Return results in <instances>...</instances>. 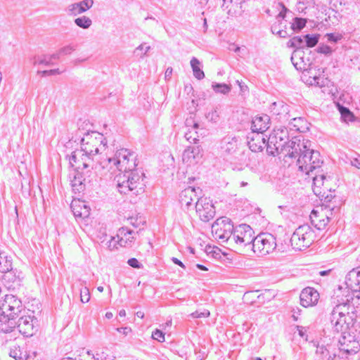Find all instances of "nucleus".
Masks as SVG:
<instances>
[{"label":"nucleus","mask_w":360,"mask_h":360,"mask_svg":"<svg viewBox=\"0 0 360 360\" xmlns=\"http://www.w3.org/2000/svg\"><path fill=\"white\" fill-rule=\"evenodd\" d=\"M107 149V141L103 134L91 131L86 134L81 140V149L72 153L69 158L71 167L77 168H91L96 171L103 153Z\"/></svg>","instance_id":"f257e3e1"},{"label":"nucleus","mask_w":360,"mask_h":360,"mask_svg":"<svg viewBox=\"0 0 360 360\" xmlns=\"http://www.w3.org/2000/svg\"><path fill=\"white\" fill-rule=\"evenodd\" d=\"M311 142L301 140L299 136H292L290 146L285 148L289 158L297 159L299 169L307 175L321 168L323 161L319 151L310 149Z\"/></svg>","instance_id":"f03ea898"},{"label":"nucleus","mask_w":360,"mask_h":360,"mask_svg":"<svg viewBox=\"0 0 360 360\" xmlns=\"http://www.w3.org/2000/svg\"><path fill=\"white\" fill-rule=\"evenodd\" d=\"M136 158L135 154L128 149L121 148L112 157L106 155L101 158L96 165V174L105 176L117 171L124 172L137 170Z\"/></svg>","instance_id":"7ed1b4c3"},{"label":"nucleus","mask_w":360,"mask_h":360,"mask_svg":"<svg viewBox=\"0 0 360 360\" xmlns=\"http://www.w3.org/2000/svg\"><path fill=\"white\" fill-rule=\"evenodd\" d=\"M143 176L138 170L120 172L115 177L118 191L120 193L128 194L131 192L134 195H139L143 192L141 178Z\"/></svg>","instance_id":"20e7f679"},{"label":"nucleus","mask_w":360,"mask_h":360,"mask_svg":"<svg viewBox=\"0 0 360 360\" xmlns=\"http://www.w3.org/2000/svg\"><path fill=\"white\" fill-rule=\"evenodd\" d=\"M350 305L349 303L337 304L331 313V323L334 330L338 333L346 334L350 327L354 325V314L350 313Z\"/></svg>","instance_id":"39448f33"},{"label":"nucleus","mask_w":360,"mask_h":360,"mask_svg":"<svg viewBox=\"0 0 360 360\" xmlns=\"http://www.w3.org/2000/svg\"><path fill=\"white\" fill-rule=\"evenodd\" d=\"M314 230L308 224H303L295 229L290 238L293 249L302 250L309 248L315 240Z\"/></svg>","instance_id":"423d86ee"},{"label":"nucleus","mask_w":360,"mask_h":360,"mask_svg":"<svg viewBox=\"0 0 360 360\" xmlns=\"http://www.w3.org/2000/svg\"><path fill=\"white\" fill-rule=\"evenodd\" d=\"M276 247V238L270 233H261L255 236L251 250L259 257L271 252Z\"/></svg>","instance_id":"0eeeda50"},{"label":"nucleus","mask_w":360,"mask_h":360,"mask_svg":"<svg viewBox=\"0 0 360 360\" xmlns=\"http://www.w3.org/2000/svg\"><path fill=\"white\" fill-rule=\"evenodd\" d=\"M255 238L254 231L249 225L240 224L234 229L231 243H234L239 248L251 249Z\"/></svg>","instance_id":"6e6552de"},{"label":"nucleus","mask_w":360,"mask_h":360,"mask_svg":"<svg viewBox=\"0 0 360 360\" xmlns=\"http://www.w3.org/2000/svg\"><path fill=\"white\" fill-rule=\"evenodd\" d=\"M234 229L231 219L227 217L218 219L212 225V231L214 232L216 238L230 244H232L231 238L233 236Z\"/></svg>","instance_id":"1a4fd4ad"},{"label":"nucleus","mask_w":360,"mask_h":360,"mask_svg":"<svg viewBox=\"0 0 360 360\" xmlns=\"http://www.w3.org/2000/svg\"><path fill=\"white\" fill-rule=\"evenodd\" d=\"M201 194L200 188L188 186L183 190L179 194V203L181 208L185 211H189L194 209L195 202L200 199L199 195Z\"/></svg>","instance_id":"9d476101"},{"label":"nucleus","mask_w":360,"mask_h":360,"mask_svg":"<svg viewBox=\"0 0 360 360\" xmlns=\"http://www.w3.org/2000/svg\"><path fill=\"white\" fill-rule=\"evenodd\" d=\"M340 347L338 349L339 353L342 354L353 355L356 354L360 349V343L354 335L349 332L346 334H342L338 340Z\"/></svg>","instance_id":"9b49d317"},{"label":"nucleus","mask_w":360,"mask_h":360,"mask_svg":"<svg viewBox=\"0 0 360 360\" xmlns=\"http://www.w3.org/2000/svg\"><path fill=\"white\" fill-rule=\"evenodd\" d=\"M2 313L18 317L23 310L20 300L13 295H6L0 306Z\"/></svg>","instance_id":"f8f14e48"},{"label":"nucleus","mask_w":360,"mask_h":360,"mask_svg":"<svg viewBox=\"0 0 360 360\" xmlns=\"http://www.w3.org/2000/svg\"><path fill=\"white\" fill-rule=\"evenodd\" d=\"M196 213L203 221H209L215 215V208L211 201L207 198L200 197L195 203Z\"/></svg>","instance_id":"ddd939ff"},{"label":"nucleus","mask_w":360,"mask_h":360,"mask_svg":"<svg viewBox=\"0 0 360 360\" xmlns=\"http://www.w3.org/2000/svg\"><path fill=\"white\" fill-rule=\"evenodd\" d=\"M335 352L338 350L330 338H325L318 342L316 354L321 360H329Z\"/></svg>","instance_id":"4468645a"},{"label":"nucleus","mask_w":360,"mask_h":360,"mask_svg":"<svg viewBox=\"0 0 360 360\" xmlns=\"http://www.w3.org/2000/svg\"><path fill=\"white\" fill-rule=\"evenodd\" d=\"M74 168L73 171L70 174V181L73 191L80 193L85 189L86 183L90 182L84 176L86 174L80 170L87 169L88 168Z\"/></svg>","instance_id":"2eb2a0df"},{"label":"nucleus","mask_w":360,"mask_h":360,"mask_svg":"<svg viewBox=\"0 0 360 360\" xmlns=\"http://www.w3.org/2000/svg\"><path fill=\"white\" fill-rule=\"evenodd\" d=\"M37 322V319H33L30 316H22L18 319L16 328L24 336L31 337L37 331L34 326Z\"/></svg>","instance_id":"dca6fc26"},{"label":"nucleus","mask_w":360,"mask_h":360,"mask_svg":"<svg viewBox=\"0 0 360 360\" xmlns=\"http://www.w3.org/2000/svg\"><path fill=\"white\" fill-rule=\"evenodd\" d=\"M271 112L276 116V119L286 123L291 117L290 106L283 101L274 102L271 105Z\"/></svg>","instance_id":"f3484780"},{"label":"nucleus","mask_w":360,"mask_h":360,"mask_svg":"<svg viewBox=\"0 0 360 360\" xmlns=\"http://www.w3.org/2000/svg\"><path fill=\"white\" fill-rule=\"evenodd\" d=\"M290 141L285 142V144L283 143H279L278 141L274 139V137L270 136L268 139V141H266V152L268 154L276 156L280 153H283L284 158H288V156H285L288 154V150H285V148L290 146Z\"/></svg>","instance_id":"a211bd4d"},{"label":"nucleus","mask_w":360,"mask_h":360,"mask_svg":"<svg viewBox=\"0 0 360 360\" xmlns=\"http://www.w3.org/2000/svg\"><path fill=\"white\" fill-rule=\"evenodd\" d=\"M247 139L249 148L252 152L262 151L266 146V138L262 133L251 131Z\"/></svg>","instance_id":"6ab92c4d"},{"label":"nucleus","mask_w":360,"mask_h":360,"mask_svg":"<svg viewBox=\"0 0 360 360\" xmlns=\"http://www.w3.org/2000/svg\"><path fill=\"white\" fill-rule=\"evenodd\" d=\"M319 294L313 288H306L300 293V304L304 307H309L316 304L319 300Z\"/></svg>","instance_id":"aec40b11"},{"label":"nucleus","mask_w":360,"mask_h":360,"mask_svg":"<svg viewBox=\"0 0 360 360\" xmlns=\"http://www.w3.org/2000/svg\"><path fill=\"white\" fill-rule=\"evenodd\" d=\"M17 316L6 314L1 311L0 314V333H12L15 331L17 326Z\"/></svg>","instance_id":"412c9836"},{"label":"nucleus","mask_w":360,"mask_h":360,"mask_svg":"<svg viewBox=\"0 0 360 360\" xmlns=\"http://www.w3.org/2000/svg\"><path fill=\"white\" fill-rule=\"evenodd\" d=\"M93 5V0H82L79 2L68 5L66 11L69 15L76 16L86 12L90 9Z\"/></svg>","instance_id":"4be33fe9"},{"label":"nucleus","mask_w":360,"mask_h":360,"mask_svg":"<svg viewBox=\"0 0 360 360\" xmlns=\"http://www.w3.org/2000/svg\"><path fill=\"white\" fill-rule=\"evenodd\" d=\"M134 231L127 227L119 229L116 235L117 243L122 247H131L134 243Z\"/></svg>","instance_id":"5701e85b"},{"label":"nucleus","mask_w":360,"mask_h":360,"mask_svg":"<svg viewBox=\"0 0 360 360\" xmlns=\"http://www.w3.org/2000/svg\"><path fill=\"white\" fill-rule=\"evenodd\" d=\"M270 118L267 115L256 116L252 121V132L262 133L269 128Z\"/></svg>","instance_id":"b1692460"},{"label":"nucleus","mask_w":360,"mask_h":360,"mask_svg":"<svg viewBox=\"0 0 360 360\" xmlns=\"http://www.w3.org/2000/svg\"><path fill=\"white\" fill-rule=\"evenodd\" d=\"M221 145L226 154L233 155L238 149V139L236 136H227L222 139Z\"/></svg>","instance_id":"393cba45"},{"label":"nucleus","mask_w":360,"mask_h":360,"mask_svg":"<svg viewBox=\"0 0 360 360\" xmlns=\"http://www.w3.org/2000/svg\"><path fill=\"white\" fill-rule=\"evenodd\" d=\"M311 224L319 230L323 229L330 221V218L323 213L313 210L310 214Z\"/></svg>","instance_id":"a878e982"},{"label":"nucleus","mask_w":360,"mask_h":360,"mask_svg":"<svg viewBox=\"0 0 360 360\" xmlns=\"http://www.w3.org/2000/svg\"><path fill=\"white\" fill-rule=\"evenodd\" d=\"M72 212L76 217L86 218L90 214V207L82 201L74 200L71 203Z\"/></svg>","instance_id":"bb28decb"},{"label":"nucleus","mask_w":360,"mask_h":360,"mask_svg":"<svg viewBox=\"0 0 360 360\" xmlns=\"http://www.w3.org/2000/svg\"><path fill=\"white\" fill-rule=\"evenodd\" d=\"M347 287L354 292H360L359 280H358L357 269H353L346 276Z\"/></svg>","instance_id":"cd10ccee"},{"label":"nucleus","mask_w":360,"mask_h":360,"mask_svg":"<svg viewBox=\"0 0 360 360\" xmlns=\"http://www.w3.org/2000/svg\"><path fill=\"white\" fill-rule=\"evenodd\" d=\"M200 157H201V155L199 146H188L183 153L184 162L189 164L193 163V161H197Z\"/></svg>","instance_id":"c85d7f7f"},{"label":"nucleus","mask_w":360,"mask_h":360,"mask_svg":"<svg viewBox=\"0 0 360 360\" xmlns=\"http://www.w3.org/2000/svg\"><path fill=\"white\" fill-rule=\"evenodd\" d=\"M287 122L290 131H302L305 122L301 117H291Z\"/></svg>","instance_id":"c756f323"},{"label":"nucleus","mask_w":360,"mask_h":360,"mask_svg":"<svg viewBox=\"0 0 360 360\" xmlns=\"http://www.w3.org/2000/svg\"><path fill=\"white\" fill-rule=\"evenodd\" d=\"M326 176L323 174L317 175L313 177V192L319 197H323L324 193L321 189V186H323V180Z\"/></svg>","instance_id":"7c9ffc66"},{"label":"nucleus","mask_w":360,"mask_h":360,"mask_svg":"<svg viewBox=\"0 0 360 360\" xmlns=\"http://www.w3.org/2000/svg\"><path fill=\"white\" fill-rule=\"evenodd\" d=\"M199 124L198 123H193L191 129L185 132L184 137L191 143H198L199 141L198 132L196 131L198 129Z\"/></svg>","instance_id":"2f4dec72"},{"label":"nucleus","mask_w":360,"mask_h":360,"mask_svg":"<svg viewBox=\"0 0 360 360\" xmlns=\"http://www.w3.org/2000/svg\"><path fill=\"white\" fill-rule=\"evenodd\" d=\"M190 63L194 77L199 80L202 79L205 77V73L201 69V63L199 60L193 57Z\"/></svg>","instance_id":"473e14b6"},{"label":"nucleus","mask_w":360,"mask_h":360,"mask_svg":"<svg viewBox=\"0 0 360 360\" xmlns=\"http://www.w3.org/2000/svg\"><path fill=\"white\" fill-rule=\"evenodd\" d=\"M290 130L288 126H283L278 128L275 133V135L272 137H274L276 141L279 140V143H283L285 144V140H288L290 137Z\"/></svg>","instance_id":"72a5a7b5"},{"label":"nucleus","mask_w":360,"mask_h":360,"mask_svg":"<svg viewBox=\"0 0 360 360\" xmlns=\"http://www.w3.org/2000/svg\"><path fill=\"white\" fill-rule=\"evenodd\" d=\"M12 270V260L0 252V272L5 273Z\"/></svg>","instance_id":"f704fd0d"},{"label":"nucleus","mask_w":360,"mask_h":360,"mask_svg":"<svg viewBox=\"0 0 360 360\" xmlns=\"http://www.w3.org/2000/svg\"><path fill=\"white\" fill-rule=\"evenodd\" d=\"M212 87L215 93L222 94L224 95L228 94L231 89L230 85L224 83L212 82Z\"/></svg>","instance_id":"c9c22d12"},{"label":"nucleus","mask_w":360,"mask_h":360,"mask_svg":"<svg viewBox=\"0 0 360 360\" xmlns=\"http://www.w3.org/2000/svg\"><path fill=\"white\" fill-rule=\"evenodd\" d=\"M75 24L82 29H88L92 25V20L85 15L75 18Z\"/></svg>","instance_id":"e433bc0d"},{"label":"nucleus","mask_w":360,"mask_h":360,"mask_svg":"<svg viewBox=\"0 0 360 360\" xmlns=\"http://www.w3.org/2000/svg\"><path fill=\"white\" fill-rule=\"evenodd\" d=\"M288 46L296 49H304V37L296 36L292 37L288 42Z\"/></svg>","instance_id":"4c0bfd02"},{"label":"nucleus","mask_w":360,"mask_h":360,"mask_svg":"<svg viewBox=\"0 0 360 360\" xmlns=\"http://www.w3.org/2000/svg\"><path fill=\"white\" fill-rule=\"evenodd\" d=\"M276 7L277 9L280 10L278 14L276 15V19L278 21L280 19H285L288 14L292 13L283 3H278Z\"/></svg>","instance_id":"58836bf2"},{"label":"nucleus","mask_w":360,"mask_h":360,"mask_svg":"<svg viewBox=\"0 0 360 360\" xmlns=\"http://www.w3.org/2000/svg\"><path fill=\"white\" fill-rule=\"evenodd\" d=\"M307 23V20L305 18H294L293 22L291 23V29L293 31H300L303 29Z\"/></svg>","instance_id":"ea45409f"},{"label":"nucleus","mask_w":360,"mask_h":360,"mask_svg":"<svg viewBox=\"0 0 360 360\" xmlns=\"http://www.w3.org/2000/svg\"><path fill=\"white\" fill-rule=\"evenodd\" d=\"M319 36L317 34H306L304 36L305 39V47L312 48L315 46L319 41Z\"/></svg>","instance_id":"a19ab883"},{"label":"nucleus","mask_w":360,"mask_h":360,"mask_svg":"<svg viewBox=\"0 0 360 360\" xmlns=\"http://www.w3.org/2000/svg\"><path fill=\"white\" fill-rule=\"evenodd\" d=\"M9 356L15 360H23L25 357L20 347L17 346H14L10 349Z\"/></svg>","instance_id":"79ce46f5"},{"label":"nucleus","mask_w":360,"mask_h":360,"mask_svg":"<svg viewBox=\"0 0 360 360\" xmlns=\"http://www.w3.org/2000/svg\"><path fill=\"white\" fill-rule=\"evenodd\" d=\"M205 117L208 121L217 123L219 120V115L217 111V108H213L210 111L206 112Z\"/></svg>","instance_id":"37998d69"},{"label":"nucleus","mask_w":360,"mask_h":360,"mask_svg":"<svg viewBox=\"0 0 360 360\" xmlns=\"http://www.w3.org/2000/svg\"><path fill=\"white\" fill-rule=\"evenodd\" d=\"M339 110L341 114V117L344 121L349 122L353 120L354 115L347 108L341 106L339 108Z\"/></svg>","instance_id":"c03bdc74"},{"label":"nucleus","mask_w":360,"mask_h":360,"mask_svg":"<svg viewBox=\"0 0 360 360\" xmlns=\"http://www.w3.org/2000/svg\"><path fill=\"white\" fill-rule=\"evenodd\" d=\"M146 44H141L138 47H136L134 50V53L136 56H140V58H143L146 53L150 51V46H145Z\"/></svg>","instance_id":"a18cd8bd"},{"label":"nucleus","mask_w":360,"mask_h":360,"mask_svg":"<svg viewBox=\"0 0 360 360\" xmlns=\"http://www.w3.org/2000/svg\"><path fill=\"white\" fill-rule=\"evenodd\" d=\"M34 65H44L46 66H50L53 65V63L51 61L49 56H43L35 58V60L34 62Z\"/></svg>","instance_id":"49530a36"},{"label":"nucleus","mask_w":360,"mask_h":360,"mask_svg":"<svg viewBox=\"0 0 360 360\" xmlns=\"http://www.w3.org/2000/svg\"><path fill=\"white\" fill-rule=\"evenodd\" d=\"M90 300V292L87 287L84 286L80 290V300L83 303H87Z\"/></svg>","instance_id":"de8ad7c7"},{"label":"nucleus","mask_w":360,"mask_h":360,"mask_svg":"<svg viewBox=\"0 0 360 360\" xmlns=\"http://www.w3.org/2000/svg\"><path fill=\"white\" fill-rule=\"evenodd\" d=\"M4 276V280L11 281L13 283L16 282L17 284H19L20 278L19 276H17L13 272V269L10 270L8 272H5Z\"/></svg>","instance_id":"09e8293b"},{"label":"nucleus","mask_w":360,"mask_h":360,"mask_svg":"<svg viewBox=\"0 0 360 360\" xmlns=\"http://www.w3.org/2000/svg\"><path fill=\"white\" fill-rule=\"evenodd\" d=\"M152 338L160 342H163L165 341V333L162 330L156 329L153 332Z\"/></svg>","instance_id":"8fccbe9b"},{"label":"nucleus","mask_w":360,"mask_h":360,"mask_svg":"<svg viewBox=\"0 0 360 360\" xmlns=\"http://www.w3.org/2000/svg\"><path fill=\"white\" fill-rule=\"evenodd\" d=\"M129 224L132 225L135 228H138L141 224H143L144 221L139 217H129L127 219Z\"/></svg>","instance_id":"3c124183"},{"label":"nucleus","mask_w":360,"mask_h":360,"mask_svg":"<svg viewBox=\"0 0 360 360\" xmlns=\"http://www.w3.org/2000/svg\"><path fill=\"white\" fill-rule=\"evenodd\" d=\"M210 311L207 309H204L202 311H195L190 314L193 319H198L202 317H208L210 316Z\"/></svg>","instance_id":"603ef678"},{"label":"nucleus","mask_w":360,"mask_h":360,"mask_svg":"<svg viewBox=\"0 0 360 360\" xmlns=\"http://www.w3.org/2000/svg\"><path fill=\"white\" fill-rule=\"evenodd\" d=\"M76 49V46L72 44H69L67 46H65L59 49L60 53L62 55H69L72 52H73Z\"/></svg>","instance_id":"864d4df0"},{"label":"nucleus","mask_w":360,"mask_h":360,"mask_svg":"<svg viewBox=\"0 0 360 360\" xmlns=\"http://www.w3.org/2000/svg\"><path fill=\"white\" fill-rule=\"evenodd\" d=\"M63 72V71H60L59 69H53L49 70H42V71H38V74L41 75L43 77L45 76H49V75H60Z\"/></svg>","instance_id":"5fc2aeb1"},{"label":"nucleus","mask_w":360,"mask_h":360,"mask_svg":"<svg viewBox=\"0 0 360 360\" xmlns=\"http://www.w3.org/2000/svg\"><path fill=\"white\" fill-rule=\"evenodd\" d=\"M298 53V51H295L294 52V53L292 54V57H291V60H292V63L293 64V65L295 66V68L297 69V70H303V71H305L306 69L304 67H302L297 62H295V58L296 56V54Z\"/></svg>","instance_id":"6e6d98bb"},{"label":"nucleus","mask_w":360,"mask_h":360,"mask_svg":"<svg viewBox=\"0 0 360 360\" xmlns=\"http://www.w3.org/2000/svg\"><path fill=\"white\" fill-rule=\"evenodd\" d=\"M345 354L339 353V352H335L329 360H347V356L344 357Z\"/></svg>","instance_id":"4d7b16f0"},{"label":"nucleus","mask_w":360,"mask_h":360,"mask_svg":"<svg viewBox=\"0 0 360 360\" xmlns=\"http://www.w3.org/2000/svg\"><path fill=\"white\" fill-rule=\"evenodd\" d=\"M127 264L133 267V268H136V269H139L141 268V264L140 262L136 259V258H131L129 259L128 261H127Z\"/></svg>","instance_id":"13d9d810"},{"label":"nucleus","mask_w":360,"mask_h":360,"mask_svg":"<svg viewBox=\"0 0 360 360\" xmlns=\"http://www.w3.org/2000/svg\"><path fill=\"white\" fill-rule=\"evenodd\" d=\"M79 360H96V357L90 351H87L85 354L81 355Z\"/></svg>","instance_id":"bf43d9fd"},{"label":"nucleus","mask_w":360,"mask_h":360,"mask_svg":"<svg viewBox=\"0 0 360 360\" xmlns=\"http://www.w3.org/2000/svg\"><path fill=\"white\" fill-rule=\"evenodd\" d=\"M115 238H117L116 237H112L111 240L108 242V248L110 250H113L115 248H117V240H115Z\"/></svg>","instance_id":"052dcab7"},{"label":"nucleus","mask_w":360,"mask_h":360,"mask_svg":"<svg viewBox=\"0 0 360 360\" xmlns=\"http://www.w3.org/2000/svg\"><path fill=\"white\" fill-rule=\"evenodd\" d=\"M222 4L221 8L224 11H228V13L230 12L229 6L231 4L233 0H221Z\"/></svg>","instance_id":"680f3d73"},{"label":"nucleus","mask_w":360,"mask_h":360,"mask_svg":"<svg viewBox=\"0 0 360 360\" xmlns=\"http://www.w3.org/2000/svg\"><path fill=\"white\" fill-rule=\"evenodd\" d=\"M319 52L325 53V54H328V53H331V48L329 47L328 46H324L322 47H319Z\"/></svg>","instance_id":"e2e57ef3"},{"label":"nucleus","mask_w":360,"mask_h":360,"mask_svg":"<svg viewBox=\"0 0 360 360\" xmlns=\"http://www.w3.org/2000/svg\"><path fill=\"white\" fill-rule=\"evenodd\" d=\"M117 330L120 333H122V334H124L125 335H127L129 332L131 331V330L129 327L118 328H117Z\"/></svg>","instance_id":"0e129e2a"},{"label":"nucleus","mask_w":360,"mask_h":360,"mask_svg":"<svg viewBox=\"0 0 360 360\" xmlns=\"http://www.w3.org/2000/svg\"><path fill=\"white\" fill-rule=\"evenodd\" d=\"M171 260L176 265H179V266L185 269V265L181 262L179 259L176 257H172Z\"/></svg>","instance_id":"69168bd1"},{"label":"nucleus","mask_w":360,"mask_h":360,"mask_svg":"<svg viewBox=\"0 0 360 360\" xmlns=\"http://www.w3.org/2000/svg\"><path fill=\"white\" fill-rule=\"evenodd\" d=\"M62 54L60 53V51L57 53H55L52 55L49 56L51 61L53 62V60H58Z\"/></svg>","instance_id":"338daca9"},{"label":"nucleus","mask_w":360,"mask_h":360,"mask_svg":"<svg viewBox=\"0 0 360 360\" xmlns=\"http://www.w3.org/2000/svg\"><path fill=\"white\" fill-rule=\"evenodd\" d=\"M351 165L358 169H360V162L356 158L351 160Z\"/></svg>","instance_id":"774afa93"}]
</instances>
